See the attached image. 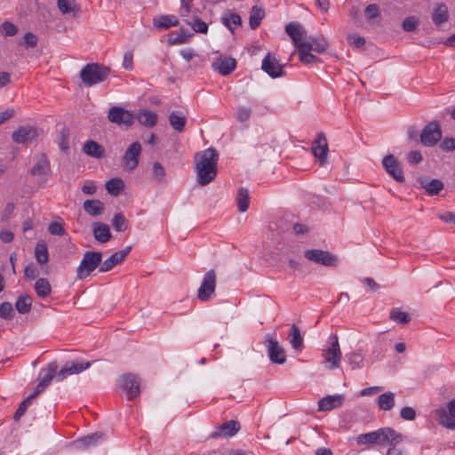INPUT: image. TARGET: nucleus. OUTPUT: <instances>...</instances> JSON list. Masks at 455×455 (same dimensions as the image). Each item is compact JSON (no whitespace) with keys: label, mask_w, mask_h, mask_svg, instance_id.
Here are the masks:
<instances>
[{"label":"nucleus","mask_w":455,"mask_h":455,"mask_svg":"<svg viewBox=\"0 0 455 455\" xmlns=\"http://www.w3.org/2000/svg\"><path fill=\"white\" fill-rule=\"evenodd\" d=\"M236 68V60L234 58L218 59L212 62V68L222 76L231 74Z\"/></svg>","instance_id":"bb28decb"},{"label":"nucleus","mask_w":455,"mask_h":455,"mask_svg":"<svg viewBox=\"0 0 455 455\" xmlns=\"http://www.w3.org/2000/svg\"><path fill=\"white\" fill-rule=\"evenodd\" d=\"M92 362L68 361L57 373V381H62L73 374H79L91 367Z\"/></svg>","instance_id":"f3484780"},{"label":"nucleus","mask_w":455,"mask_h":455,"mask_svg":"<svg viewBox=\"0 0 455 455\" xmlns=\"http://www.w3.org/2000/svg\"><path fill=\"white\" fill-rule=\"evenodd\" d=\"M306 44L311 48V51H314L317 53H323L328 48V42L323 36L309 37L308 40L306 39Z\"/></svg>","instance_id":"c9c22d12"},{"label":"nucleus","mask_w":455,"mask_h":455,"mask_svg":"<svg viewBox=\"0 0 455 455\" xmlns=\"http://www.w3.org/2000/svg\"><path fill=\"white\" fill-rule=\"evenodd\" d=\"M17 31H18L17 26H15L14 24H12L9 21H4L1 25V33L4 36H14L17 33Z\"/></svg>","instance_id":"13d9d810"},{"label":"nucleus","mask_w":455,"mask_h":455,"mask_svg":"<svg viewBox=\"0 0 455 455\" xmlns=\"http://www.w3.org/2000/svg\"><path fill=\"white\" fill-rule=\"evenodd\" d=\"M83 151L85 155L97 159H101L106 155L104 147L94 140L86 141L83 146Z\"/></svg>","instance_id":"cd10ccee"},{"label":"nucleus","mask_w":455,"mask_h":455,"mask_svg":"<svg viewBox=\"0 0 455 455\" xmlns=\"http://www.w3.org/2000/svg\"><path fill=\"white\" fill-rule=\"evenodd\" d=\"M251 110L247 107H239L237 108L236 118L239 122H246L251 116Z\"/></svg>","instance_id":"bf43d9fd"},{"label":"nucleus","mask_w":455,"mask_h":455,"mask_svg":"<svg viewBox=\"0 0 455 455\" xmlns=\"http://www.w3.org/2000/svg\"><path fill=\"white\" fill-rule=\"evenodd\" d=\"M219 153L213 148L197 152L195 155L194 161L197 175V182L201 186L211 183L217 175Z\"/></svg>","instance_id":"f257e3e1"},{"label":"nucleus","mask_w":455,"mask_h":455,"mask_svg":"<svg viewBox=\"0 0 455 455\" xmlns=\"http://www.w3.org/2000/svg\"><path fill=\"white\" fill-rule=\"evenodd\" d=\"M311 151L313 156L319 161L321 166L327 162L329 153L327 139L323 132H320L316 134L315 139L312 142Z\"/></svg>","instance_id":"2eb2a0df"},{"label":"nucleus","mask_w":455,"mask_h":455,"mask_svg":"<svg viewBox=\"0 0 455 455\" xmlns=\"http://www.w3.org/2000/svg\"><path fill=\"white\" fill-rule=\"evenodd\" d=\"M285 32L298 49L299 60L302 63L311 64L319 61V58L312 54L311 48L306 44V30L301 24L290 22L285 26Z\"/></svg>","instance_id":"f03ea898"},{"label":"nucleus","mask_w":455,"mask_h":455,"mask_svg":"<svg viewBox=\"0 0 455 455\" xmlns=\"http://www.w3.org/2000/svg\"><path fill=\"white\" fill-rule=\"evenodd\" d=\"M440 148L443 151H452L455 149V139L445 138L440 144Z\"/></svg>","instance_id":"774afa93"},{"label":"nucleus","mask_w":455,"mask_h":455,"mask_svg":"<svg viewBox=\"0 0 455 455\" xmlns=\"http://www.w3.org/2000/svg\"><path fill=\"white\" fill-rule=\"evenodd\" d=\"M84 210L91 216H100L104 212L105 205L98 199H88L83 204Z\"/></svg>","instance_id":"7c9ffc66"},{"label":"nucleus","mask_w":455,"mask_h":455,"mask_svg":"<svg viewBox=\"0 0 455 455\" xmlns=\"http://www.w3.org/2000/svg\"><path fill=\"white\" fill-rule=\"evenodd\" d=\"M221 21L231 32H234L235 28L242 24L240 15L236 13L223 16Z\"/></svg>","instance_id":"a18cd8bd"},{"label":"nucleus","mask_w":455,"mask_h":455,"mask_svg":"<svg viewBox=\"0 0 455 455\" xmlns=\"http://www.w3.org/2000/svg\"><path fill=\"white\" fill-rule=\"evenodd\" d=\"M265 16V11L258 6H253L250 12L249 24L251 29H256L259 27L261 20Z\"/></svg>","instance_id":"4c0bfd02"},{"label":"nucleus","mask_w":455,"mask_h":455,"mask_svg":"<svg viewBox=\"0 0 455 455\" xmlns=\"http://www.w3.org/2000/svg\"><path fill=\"white\" fill-rule=\"evenodd\" d=\"M403 435L390 427L379 428L376 431L361 434L356 437L358 444L389 446L403 441Z\"/></svg>","instance_id":"7ed1b4c3"},{"label":"nucleus","mask_w":455,"mask_h":455,"mask_svg":"<svg viewBox=\"0 0 455 455\" xmlns=\"http://www.w3.org/2000/svg\"><path fill=\"white\" fill-rule=\"evenodd\" d=\"M419 26V20L414 16L405 18L402 23V28L406 32H411Z\"/></svg>","instance_id":"4d7b16f0"},{"label":"nucleus","mask_w":455,"mask_h":455,"mask_svg":"<svg viewBox=\"0 0 455 455\" xmlns=\"http://www.w3.org/2000/svg\"><path fill=\"white\" fill-rule=\"evenodd\" d=\"M141 150V145L138 141L128 147L122 160V165L125 170L131 172L138 166Z\"/></svg>","instance_id":"dca6fc26"},{"label":"nucleus","mask_w":455,"mask_h":455,"mask_svg":"<svg viewBox=\"0 0 455 455\" xmlns=\"http://www.w3.org/2000/svg\"><path fill=\"white\" fill-rule=\"evenodd\" d=\"M345 401L343 395H327L318 402V411H327L340 407Z\"/></svg>","instance_id":"a878e982"},{"label":"nucleus","mask_w":455,"mask_h":455,"mask_svg":"<svg viewBox=\"0 0 455 455\" xmlns=\"http://www.w3.org/2000/svg\"><path fill=\"white\" fill-rule=\"evenodd\" d=\"M379 14V7L375 4H369L365 9V15L367 19L372 20Z\"/></svg>","instance_id":"338daca9"},{"label":"nucleus","mask_w":455,"mask_h":455,"mask_svg":"<svg viewBox=\"0 0 455 455\" xmlns=\"http://www.w3.org/2000/svg\"><path fill=\"white\" fill-rule=\"evenodd\" d=\"M441 139L442 130L437 121L428 123L419 135L420 143L428 148L435 146Z\"/></svg>","instance_id":"6e6552de"},{"label":"nucleus","mask_w":455,"mask_h":455,"mask_svg":"<svg viewBox=\"0 0 455 455\" xmlns=\"http://www.w3.org/2000/svg\"><path fill=\"white\" fill-rule=\"evenodd\" d=\"M236 203L239 212H244L249 208L250 197L249 192L246 188H241L236 196Z\"/></svg>","instance_id":"79ce46f5"},{"label":"nucleus","mask_w":455,"mask_h":455,"mask_svg":"<svg viewBox=\"0 0 455 455\" xmlns=\"http://www.w3.org/2000/svg\"><path fill=\"white\" fill-rule=\"evenodd\" d=\"M382 165L386 172L396 182L403 183L405 180L401 163L394 155H387L382 159Z\"/></svg>","instance_id":"4468645a"},{"label":"nucleus","mask_w":455,"mask_h":455,"mask_svg":"<svg viewBox=\"0 0 455 455\" xmlns=\"http://www.w3.org/2000/svg\"><path fill=\"white\" fill-rule=\"evenodd\" d=\"M378 406L382 411H390L395 406V394L386 392L378 397Z\"/></svg>","instance_id":"e433bc0d"},{"label":"nucleus","mask_w":455,"mask_h":455,"mask_svg":"<svg viewBox=\"0 0 455 455\" xmlns=\"http://www.w3.org/2000/svg\"><path fill=\"white\" fill-rule=\"evenodd\" d=\"M136 118L140 124L151 128L156 124L158 116L150 110L142 109L139 111Z\"/></svg>","instance_id":"473e14b6"},{"label":"nucleus","mask_w":455,"mask_h":455,"mask_svg":"<svg viewBox=\"0 0 455 455\" xmlns=\"http://www.w3.org/2000/svg\"><path fill=\"white\" fill-rule=\"evenodd\" d=\"M109 122L129 128L134 122V115L122 107H111L108 113Z\"/></svg>","instance_id":"9b49d317"},{"label":"nucleus","mask_w":455,"mask_h":455,"mask_svg":"<svg viewBox=\"0 0 455 455\" xmlns=\"http://www.w3.org/2000/svg\"><path fill=\"white\" fill-rule=\"evenodd\" d=\"M35 257L38 264L44 265L49 261V253L46 243L43 240L37 242L35 248Z\"/></svg>","instance_id":"f704fd0d"},{"label":"nucleus","mask_w":455,"mask_h":455,"mask_svg":"<svg viewBox=\"0 0 455 455\" xmlns=\"http://www.w3.org/2000/svg\"><path fill=\"white\" fill-rule=\"evenodd\" d=\"M140 378L134 373H125L120 377V387L129 400L140 395Z\"/></svg>","instance_id":"9d476101"},{"label":"nucleus","mask_w":455,"mask_h":455,"mask_svg":"<svg viewBox=\"0 0 455 455\" xmlns=\"http://www.w3.org/2000/svg\"><path fill=\"white\" fill-rule=\"evenodd\" d=\"M217 284V274L215 270L210 269L205 273L201 285L197 291V298L201 301H208L215 292Z\"/></svg>","instance_id":"1a4fd4ad"},{"label":"nucleus","mask_w":455,"mask_h":455,"mask_svg":"<svg viewBox=\"0 0 455 455\" xmlns=\"http://www.w3.org/2000/svg\"><path fill=\"white\" fill-rule=\"evenodd\" d=\"M132 250V246H127L124 249L114 252L109 258L101 262L99 272L105 273L113 269L116 265L124 260Z\"/></svg>","instance_id":"6ab92c4d"},{"label":"nucleus","mask_w":455,"mask_h":455,"mask_svg":"<svg viewBox=\"0 0 455 455\" xmlns=\"http://www.w3.org/2000/svg\"><path fill=\"white\" fill-rule=\"evenodd\" d=\"M39 275L37 267L34 264L28 265L24 269V275L29 280L36 279Z\"/></svg>","instance_id":"0e129e2a"},{"label":"nucleus","mask_w":455,"mask_h":455,"mask_svg":"<svg viewBox=\"0 0 455 455\" xmlns=\"http://www.w3.org/2000/svg\"><path fill=\"white\" fill-rule=\"evenodd\" d=\"M110 73V68L99 63L86 64L80 71L83 83L90 87L105 81Z\"/></svg>","instance_id":"20e7f679"},{"label":"nucleus","mask_w":455,"mask_h":455,"mask_svg":"<svg viewBox=\"0 0 455 455\" xmlns=\"http://www.w3.org/2000/svg\"><path fill=\"white\" fill-rule=\"evenodd\" d=\"M417 181L422 188L426 190L427 195H438L443 189V183L437 179H430L428 177H419Z\"/></svg>","instance_id":"393cba45"},{"label":"nucleus","mask_w":455,"mask_h":455,"mask_svg":"<svg viewBox=\"0 0 455 455\" xmlns=\"http://www.w3.org/2000/svg\"><path fill=\"white\" fill-rule=\"evenodd\" d=\"M102 253L100 251H87L77 267L76 277L84 280L88 277L99 266L101 265Z\"/></svg>","instance_id":"39448f33"},{"label":"nucleus","mask_w":455,"mask_h":455,"mask_svg":"<svg viewBox=\"0 0 455 455\" xmlns=\"http://www.w3.org/2000/svg\"><path fill=\"white\" fill-rule=\"evenodd\" d=\"M305 258L315 264L324 267H334L338 265V257L328 251L320 249H311L305 251Z\"/></svg>","instance_id":"0eeeda50"},{"label":"nucleus","mask_w":455,"mask_h":455,"mask_svg":"<svg viewBox=\"0 0 455 455\" xmlns=\"http://www.w3.org/2000/svg\"><path fill=\"white\" fill-rule=\"evenodd\" d=\"M264 345L267 348L268 357L273 363L283 364L286 362L285 350L270 334L265 336Z\"/></svg>","instance_id":"f8f14e48"},{"label":"nucleus","mask_w":455,"mask_h":455,"mask_svg":"<svg viewBox=\"0 0 455 455\" xmlns=\"http://www.w3.org/2000/svg\"><path fill=\"white\" fill-rule=\"evenodd\" d=\"M34 161L30 174L36 177H47L51 172V165L46 155L39 154L34 157Z\"/></svg>","instance_id":"5701e85b"},{"label":"nucleus","mask_w":455,"mask_h":455,"mask_svg":"<svg viewBox=\"0 0 455 455\" xmlns=\"http://www.w3.org/2000/svg\"><path fill=\"white\" fill-rule=\"evenodd\" d=\"M438 423L445 428L455 429V399L447 403L446 408H440L435 411Z\"/></svg>","instance_id":"ddd939ff"},{"label":"nucleus","mask_w":455,"mask_h":455,"mask_svg":"<svg viewBox=\"0 0 455 455\" xmlns=\"http://www.w3.org/2000/svg\"><path fill=\"white\" fill-rule=\"evenodd\" d=\"M241 428L240 423L236 420H229L219 426L215 431L210 435V438L218 439L220 437L234 436Z\"/></svg>","instance_id":"412c9836"},{"label":"nucleus","mask_w":455,"mask_h":455,"mask_svg":"<svg viewBox=\"0 0 455 455\" xmlns=\"http://www.w3.org/2000/svg\"><path fill=\"white\" fill-rule=\"evenodd\" d=\"M57 6L62 14H68L76 9L74 0H58Z\"/></svg>","instance_id":"5fc2aeb1"},{"label":"nucleus","mask_w":455,"mask_h":455,"mask_svg":"<svg viewBox=\"0 0 455 455\" xmlns=\"http://www.w3.org/2000/svg\"><path fill=\"white\" fill-rule=\"evenodd\" d=\"M93 226V236L100 243H107L111 238V233L109 227L102 222H94Z\"/></svg>","instance_id":"c756f323"},{"label":"nucleus","mask_w":455,"mask_h":455,"mask_svg":"<svg viewBox=\"0 0 455 455\" xmlns=\"http://www.w3.org/2000/svg\"><path fill=\"white\" fill-rule=\"evenodd\" d=\"M31 307L32 299L28 294L19 296L15 302V307L20 314H27L30 312Z\"/></svg>","instance_id":"ea45409f"},{"label":"nucleus","mask_w":455,"mask_h":455,"mask_svg":"<svg viewBox=\"0 0 455 455\" xmlns=\"http://www.w3.org/2000/svg\"><path fill=\"white\" fill-rule=\"evenodd\" d=\"M187 118L180 111H173L169 116L171 126L177 132H182L186 125Z\"/></svg>","instance_id":"72a5a7b5"},{"label":"nucleus","mask_w":455,"mask_h":455,"mask_svg":"<svg viewBox=\"0 0 455 455\" xmlns=\"http://www.w3.org/2000/svg\"><path fill=\"white\" fill-rule=\"evenodd\" d=\"M290 343L295 350H301L304 347L303 338L300 335L299 329L292 324L290 333Z\"/></svg>","instance_id":"a19ab883"},{"label":"nucleus","mask_w":455,"mask_h":455,"mask_svg":"<svg viewBox=\"0 0 455 455\" xmlns=\"http://www.w3.org/2000/svg\"><path fill=\"white\" fill-rule=\"evenodd\" d=\"M105 439L103 433L95 432L75 440L72 446L77 450H86L95 446L99 442Z\"/></svg>","instance_id":"b1692460"},{"label":"nucleus","mask_w":455,"mask_h":455,"mask_svg":"<svg viewBox=\"0 0 455 455\" xmlns=\"http://www.w3.org/2000/svg\"><path fill=\"white\" fill-rule=\"evenodd\" d=\"M37 395L36 394L32 393L23 402L20 403L13 416L15 420H19L20 417L25 414L27 409L31 404V401Z\"/></svg>","instance_id":"8fccbe9b"},{"label":"nucleus","mask_w":455,"mask_h":455,"mask_svg":"<svg viewBox=\"0 0 455 455\" xmlns=\"http://www.w3.org/2000/svg\"><path fill=\"white\" fill-rule=\"evenodd\" d=\"M124 187V181L119 178H112L106 182L105 188L112 196H118Z\"/></svg>","instance_id":"c03bdc74"},{"label":"nucleus","mask_w":455,"mask_h":455,"mask_svg":"<svg viewBox=\"0 0 455 455\" xmlns=\"http://www.w3.org/2000/svg\"><path fill=\"white\" fill-rule=\"evenodd\" d=\"M112 226L116 232H123L127 228L128 223L122 213H116L112 220Z\"/></svg>","instance_id":"3c124183"},{"label":"nucleus","mask_w":455,"mask_h":455,"mask_svg":"<svg viewBox=\"0 0 455 455\" xmlns=\"http://www.w3.org/2000/svg\"><path fill=\"white\" fill-rule=\"evenodd\" d=\"M389 317L392 321L402 324L408 323L411 321L410 315L398 308H393L389 313Z\"/></svg>","instance_id":"de8ad7c7"},{"label":"nucleus","mask_w":455,"mask_h":455,"mask_svg":"<svg viewBox=\"0 0 455 455\" xmlns=\"http://www.w3.org/2000/svg\"><path fill=\"white\" fill-rule=\"evenodd\" d=\"M59 147L63 152H68L69 148V130L67 127H63L60 131L59 134Z\"/></svg>","instance_id":"864d4df0"},{"label":"nucleus","mask_w":455,"mask_h":455,"mask_svg":"<svg viewBox=\"0 0 455 455\" xmlns=\"http://www.w3.org/2000/svg\"><path fill=\"white\" fill-rule=\"evenodd\" d=\"M14 316L13 307L10 302L0 304V317L5 320H12Z\"/></svg>","instance_id":"6e6d98bb"},{"label":"nucleus","mask_w":455,"mask_h":455,"mask_svg":"<svg viewBox=\"0 0 455 455\" xmlns=\"http://www.w3.org/2000/svg\"><path fill=\"white\" fill-rule=\"evenodd\" d=\"M151 176L155 182L160 184L167 183L165 169L159 162L153 164Z\"/></svg>","instance_id":"58836bf2"},{"label":"nucleus","mask_w":455,"mask_h":455,"mask_svg":"<svg viewBox=\"0 0 455 455\" xmlns=\"http://www.w3.org/2000/svg\"><path fill=\"white\" fill-rule=\"evenodd\" d=\"M37 137V131L31 126H20L12 134V139L18 144H28Z\"/></svg>","instance_id":"4be33fe9"},{"label":"nucleus","mask_w":455,"mask_h":455,"mask_svg":"<svg viewBox=\"0 0 455 455\" xmlns=\"http://www.w3.org/2000/svg\"><path fill=\"white\" fill-rule=\"evenodd\" d=\"M347 358L353 370L360 369L363 366V356L360 353L352 352L347 355Z\"/></svg>","instance_id":"603ef678"},{"label":"nucleus","mask_w":455,"mask_h":455,"mask_svg":"<svg viewBox=\"0 0 455 455\" xmlns=\"http://www.w3.org/2000/svg\"><path fill=\"white\" fill-rule=\"evenodd\" d=\"M423 157L421 153L419 150L410 151L406 155V160L409 164H418L422 161Z\"/></svg>","instance_id":"680f3d73"},{"label":"nucleus","mask_w":455,"mask_h":455,"mask_svg":"<svg viewBox=\"0 0 455 455\" xmlns=\"http://www.w3.org/2000/svg\"><path fill=\"white\" fill-rule=\"evenodd\" d=\"M195 32L206 34L208 31V25L197 16H193L192 20H185Z\"/></svg>","instance_id":"09e8293b"},{"label":"nucleus","mask_w":455,"mask_h":455,"mask_svg":"<svg viewBox=\"0 0 455 455\" xmlns=\"http://www.w3.org/2000/svg\"><path fill=\"white\" fill-rule=\"evenodd\" d=\"M43 371H45V373L43 376V378L39 380L35 391L33 392L37 396L49 387V385L51 384L53 378L55 376L57 377V373H58L57 363L56 362L50 363L47 365L46 369L43 370L42 372Z\"/></svg>","instance_id":"aec40b11"},{"label":"nucleus","mask_w":455,"mask_h":455,"mask_svg":"<svg viewBox=\"0 0 455 455\" xmlns=\"http://www.w3.org/2000/svg\"><path fill=\"white\" fill-rule=\"evenodd\" d=\"M190 36L185 33L184 29L180 32H172L168 37V44L171 45L186 44L189 41Z\"/></svg>","instance_id":"49530a36"},{"label":"nucleus","mask_w":455,"mask_h":455,"mask_svg":"<svg viewBox=\"0 0 455 455\" xmlns=\"http://www.w3.org/2000/svg\"><path fill=\"white\" fill-rule=\"evenodd\" d=\"M261 69L272 78L283 76L284 65L280 64L275 56L267 53L262 60Z\"/></svg>","instance_id":"a211bd4d"},{"label":"nucleus","mask_w":455,"mask_h":455,"mask_svg":"<svg viewBox=\"0 0 455 455\" xmlns=\"http://www.w3.org/2000/svg\"><path fill=\"white\" fill-rule=\"evenodd\" d=\"M331 339L330 346L323 349V356L327 363V368L335 370L340 366L342 353L339 347L338 335L334 334Z\"/></svg>","instance_id":"423d86ee"},{"label":"nucleus","mask_w":455,"mask_h":455,"mask_svg":"<svg viewBox=\"0 0 455 455\" xmlns=\"http://www.w3.org/2000/svg\"><path fill=\"white\" fill-rule=\"evenodd\" d=\"M35 291L39 297L44 298L51 293L52 287L49 281L46 278L42 277L36 281Z\"/></svg>","instance_id":"37998d69"},{"label":"nucleus","mask_w":455,"mask_h":455,"mask_svg":"<svg viewBox=\"0 0 455 455\" xmlns=\"http://www.w3.org/2000/svg\"><path fill=\"white\" fill-rule=\"evenodd\" d=\"M449 20V10L445 4H437L432 12V20L435 25L441 26Z\"/></svg>","instance_id":"c85d7f7f"},{"label":"nucleus","mask_w":455,"mask_h":455,"mask_svg":"<svg viewBox=\"0 0 455 455\" xmlns=\"http://www.w3.org/2000/svg\"><path fill=\"white\" fill-rule=\"evenodd\" d=\"M48 231L50 234L54 235H63L65 234V228L61 223L52 222L48 226Z\"/></svg>","instance_id":"052dcab7"},{"label":"nucleus","mask_w":455,"mask_h":455,"mask_svg":"<svg viewBox=\"0 0 455 455\" xmlns=\"http://www.w3.org/2000/svg\"><path fill=\"white\" fill-rule=\"evenodd\" d=\"M153 24L156 28L168 29L171 27H175L179 24V19L175 15H161L153 20Z\"/></svg>","instance_id":"2f4dec72"},{"label":"nucleus","mask_w":455,"mask_h":455,"mask_svg":"<svg viewBox=\"0 0 455 455\" xmlns=\"http://www.w3.org/2000/svg\"><path fill=\"white\" fill-rule=\"evenodd\" d=\"M37 42H38V38L35 34H33L31 32H27L24 35V44H25L26 47H31V48L35 47V46H36Z\"/></svg>","instance_id":"69168bd1"},{"label":"nucleus","mask_w":455,"mask_h":455,"mask_svg":"<svg viewBox=\"0 0 455 455\" xmlns=\"http://www.w3.org/2000/svg\"><path fill=\"white\" fill-rule=\"evenodd\" d=\"M400 416L404 420H413L416 418V412L412 407L405 406L402 408Z\"/></svg>","instance_id":"e2e57ef3"}]
</instances>
